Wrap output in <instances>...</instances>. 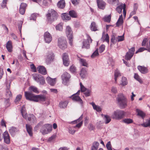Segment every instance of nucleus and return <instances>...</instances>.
Here are the masks:
<instances>
[{
  "label": "nucleus",
  "mask_w": 150,
  "mask_h": 150,
  "mask_svg": "<svg viewBox=\"0 0 150 150\" xmlns=\"http://www.w3.org/2000/svg\"><path fill=\"white\" fill-rule=\"evenodd\" d=\"M25 96L26 99L34 102H37L39 100L44 101L46 100V97L43 95H35L30 92L25 91Z\"/></svg>",
  "instance_id": "nucleus-1"
},
{
  "label": "nucleus",
  "mask_w": 150,
  "mask_h": 150,
  "mask_svg": "<svg viewBox=\"0 0 150 150\" xmlns=\"http://www.w3.org/2000/svg\"><path fill=\"white\" fill-rule=\"evenodd\" d=\"M46 16L48 22L51 23L57 19L58 15L55 11L51 9L48 10V13L46 15Z\"/></svg>",
  "instance_id": "nucleus-2"
},
{
  "label": "nucleus",
  "mask_w": 150,
  "mask_h": 150,
  "mask_svg": "<svg viewBox=\"0 0 150 150\" xmlns=\"http://www.w3.org/2000/svg\"><path fill=\"white\" fill-rule=\"evenodd\" d=\"M117 99L118 104L121 109H124L127 106L128 100L122 94H119Z\"/></svg>",
  "instance_id": "nucleus-3"
},
{
  "label": "nucleus",
  "mask_w": 150,
  "mask_h": 150,
  "mask_svg": "<svg viewBox=\"0 0 150 150\" xmlns=\"http://www.w3.org/2000/svg\"><path fill=\"white\" fill-rule=\"evenodd\" d=\"M125 115V112L124 111L117 110L114 112L112 115V117L113 119L119 120L123 118Z\"/></svg>",
  "instance_id": "nucleus-4"
},
{
  "label": "nucleus",
  "mask_w": 150,
  "mask_h": 150,
  "mask_svg": "<svg viewBox=\"0 0 150 150\" xmlns=\"http://www.w3.org/2000/svg\"><path fill=\"white\" fill-rule=\"evenodd\" d=\"M67 42L65 38L63 37L58 39V45L62 50H64L67 48Z\"/></svg>",
  "instance_id": "nucleus-5"
},
{
  "label": "nucleus",
  "mask_w": 150,
  "mask_h": 150,
  "mask_svg": "<svg viewBox=\"0 0 150 150\" xmlns=\"http://www.w3.org/2000/svg\"><path fill=\"white\" fill-rule=\"evenodd\" d=\"M52 129V126L49 124H46L42 126L40 129V132L42 134H45L50 132Z\"/></svg>",
  "instance_id": "nucleus-6"
},
{
  "label": "nucleus",
  "mask_w": 150,
  "mask_h": 150,
  "mask_svg": "<svg viewBox=\"0 0 150 150\" xmlns=\"http://www.w3.org/2000/svg\"><path fill=\"white\" fill-rule=\"evenodd\" d=\"M66 33L69 40V43L72 46L73 45V32L71 28L69 26L67 27Z\"/></svg>",
  "instance_id": "nucleus-7"
},
{
  "label": "nucleus",
  "mask_w": 150,
  "mask_h": 150,
  "mask_svg": "<svg viewBox=\"0 0 150 150\" xmlns=\"http://www.w3.org/2000/svg\"><path fill=\"white\" fill-rule=\"evenodd\" d=\"M80 90H79L76 93L73 94L70 98L73 100L79 102L82 105L83 103V101L80 97L79 96L80 93Z\"/></svg>",
  "instance_id": "nucleus-8"
},
{
  "label": "nucleus",
  "mask_w": 150,
  "mask_h": 150,
  "mask_svg": "<svg viewBox=\"0 0 150 150\" xmlns=\"http://www.w3.org/2000/svg\"><path fill=\"white\" fill-rule=\"evenodd\" d=\"M70 77V74L67 72H65L63 74L62 76V78L63 81L62 83L64 85H67Z\"/></svg>",
  "instance_id": "nucleus-9"
},
{
  "label": "nucleus",
  "mask_w": 150,
  "mask_h": 150,
  "mask_svg": "<svg viewBox=\"0 0 150 150\" xmlns=\"http://www.w3.org/2000/svg\"><path fill=\"white\" fill-rule=\"evenodd\" d=\"M54 58V56L53 52L52 51H48L47 54L46 63L47 64H50L53 61Z\"/></svg>",
  "instance_id": "nucleus-10"
},
{
  "label": "nucleus",
  "mask_w": 150,
  "mask_h": 150,
  "mask_svg": "<svg viewBox=\"0 0 150 150\" xmlns=\"http://www.w3.org/2000/svg\"><path fill=\"white\" fill-rule=\"evenodd\" d=\"M92 39L91 37L88 36L87 38V39L84 40L83 42V46L82 48H85L87 49H88L90 48L89 43H91L92 42Z\"/></svg>",
  "instance_id": "nucleus-11"
},
{
  "label": "nucleus",
  "mask_w": 150,
  "mask_h": 150,
  "mask_svg": "<svg viewBox=\"0 0 150 150\" xmlns=\"http://www.w3.org/2000/svg\"><path fill=\"white\" fill-rule=\"evenodd\" d=\"M44 38L45 42L48 43H50L52 40V37L51 35L47 32L45 33Z\"/></svg>",
  "instance_id": "nucleus-12"
},
{
  "label": "nucleus",
  "mask_w": 150,
  "mask_h": 150,
  "mask_svg": "<svg viewBox=\"0 0 150 150\" xmlns=\"http://www.w3.org/2000/svg\"><path fill=\"white\" fill-rule=\"evenodd\" d=\"M2 135L4 142L7 144H9L10 142V140L8 132L6 131Z\"/></svg>",
  "instance_id": "nucleus-13"
},
{
  "label": "nucleus",
  "mask_w": 150,
  "mask_h": 150,
  "mask_svg": "<svg viewBox=\"0 0 150 150\" xmlns=\"http://www.w3.org/2000/svg\"><path fill=\"white\" fill-rule=\"evenodd\" d=\"M137 69L142 74H146L149 72L148 69L144 66H138L137 67Z\"/></svg>",
  "instance_id": "nucleus-14"
},
{
  "label": "nucleus",
  "mask_w": 150,
  "mask_h": 150,
  "mask_svg": "<svg viewBox=\"0 0 150 150\" xmlns=\"http://www.w3.org/2000/svg\"><path fill=\"white\" fill-rule=\"evenodd\" d=\"M34 80L38 82H39L41 85H43L45 83L44 78L42 76H35L34 78Z\"/></svg>",
  "instance_id": "nucleus-15"
},
{
  "label": "nucleus",
  "mask_w": 150,
  "mask_h": 150,
  "mask_svg": "<svg viewBox=\"0 0 150 150\" xmlns=\"http://www.w3.org/2000/svg\"><path fill=\"white\" fill-rule=\"evenodd\" d=\"M97 2L98 8L104 9L105 6V3L102 0H97Z\"/></svg>",
  "instance_id": "nucleus-16"
},
{
  "label": "nucleus",
  "mask_w": 150,
  "mask_h": 150,
  "mask_svg": "<svg viewBox=\"0 0 150 150\" xmlns=\"http://www.w3.org/2000/svg\"><path fill=\"white\" fill-rule=\"evenodd\" d=\"M27 6L26 4L22 3L19 9V12L20 14L23 15L25 13V8Z\"/></svg>",
  "instance_id": "nucleus-17"
},
{
  "label": "nucleus",
  "mask_w": 150,
  "mask_h": 150,
  "mask_svg": "<svg viewBox=\"0 0 150 150\" xmlns=\"http://www.w3.org/2000/svg\"><path fill=\"white\" fill-rule=\"evenodd\" d=\"M6 48L9 52H11L12 51V42L11 40L8 41L6 43Z\"/></svg>",
  "instance_id": "nucleus-18"
},
{
  "label": "nucleus",
  "mask_w": 150,
  "mask_h": 150,
  "mask_svg": "<svg viewBox=\"0 0 150 150\" xmlns=\"http://www.w3.org/2000/svg\"><path fill=\"white\" fill-rule=\"evenodd\" d=\"M25 127L29 135L32 136L33 135L32 132V126L28 124H26Z\"/></svg>",
  "instance_id": "nucleus-19"
},
{
  "label": "nucleus",
  "mask_w": 150,
  "mask_h": 150,
  "mask_svg": "<svg viewBox=\"0 0 150 150\" xmlns=\"http://www.w3.org/2000/svg\"><path fill=\"white\" fill-rule=\"evenodd\" d=\"M38 72L43 75L46 74L47 73L45 67L42 66H39L38 67Z\"/></svg>",
  "instance_id": "nucleus-20"
},
{
  "label": "nucleus",
  "mask_w": 150,
  "mask_h": 150,
  "mask_svg": "<svg viewBox=\"0 0 150 150\" xmlns=\"http://www.w3.org/2000/svg\"><path fill=\"white\" fill-rule=\"evenodd\" d=\"M101 115L103 116V119L105 121V124H108L111 121V118L109 116L107 115H103L102 114Z\"/></svg>",
  "instance_id": "nucleus-21"
},
{
  "label": "nucleus",
  "mask_w": 150,
  "mask_h": 150,
  "mask_svg": "<svg viewBox=\"0 0 150 150\" xmlns=\"http://www.w3.org/2000/svg\"><path fill=\"white\" fill-rule=\"evenodd\" d=\"M65 3L64 0H60L57 4V6L60 8H63L65 6Z\"/></svg>",
  "instance_id": "nucleus-22"
},
{
  "label": "nucleus",
  "mask_w": 150,
  "mask_h": 150,
  "mask_svg": "<svg viewBox=\"0 0 150 150\" xmlns=\"http://www.w3.org/2000/svg\"><path fill=\"white\" fill-rule=\"evenodd\" d=\"M123 19L122 16L121 14L119 18L116 23V25L117 27H119L123 23Z\"/></svg>",
  "instance_id": "nucleus-23"
},
{
  "label": "nucleus",
  "mask_w": 150,
  "mask_h": 150,
  "mask_svg": "<svg viewBox=\"0 0 150 150\" xmlns=\"http://www.w3.org/2000/svg\"><path fill=\"white\" fill-rule=\"evenodd\" d=\"M136 112L137 113V115L140 116L143 119H144L145 116V114L142 110L137 109H136Z\"/></svg>",
  "instance_id": "nucleus-24"
},
{
  "label": "nucleus",
  "mask_w": 150,
  "mask_h": 150,
  "mask_svg": "<svg viewBox=\"0 0 150 150\" xmlns=\"http://www.w3.org/2000/svg\"><path fill=\"white\" fill-rule=\"evenodd\" d=\"M62 17L63 20H69L71 19V16L69 14L66 13H62Z\"/></svg>",
  "instance_id": "nucleus-25"
},
{
  "label": "nucleus",
  "mask_w": 150,
  "mask_h": 150,
  "mask_svg": "<svg viewBox=\"0 0 150 150\" xmlns=\"http://www.w3.org/2000/svg\"><path fill=\"white\" fill-rule=\"evenodd\" d=\"M90 28L91 30L92 31H95L98 30L97 26L94 22L91 23L90 25Z\"/></svg>",
  "instance_id": "nucleus-26"
},
{
  "label": "nucleus",
  "mask_w": 150,
  "mask_h": 150,
  "mask_svg": "<svg viewBox=\"0 0 150 150\" xmlns=\"http://www.w3.org/2000/svg\"><path fill=\"white\" fill-rule=\"evenodd\" d=\"M99 145V143L97 142H94L91 147V150H97Z\"/></svg>",
  "instance_id": "nucleus-27"
},
{
  "label": "nucleus",
  "mask_w": 150,
  "mask_h": 150,
  "mask_svg": "<svg viewBox=\"0 0 150 150\" xmlns=\"http://www.w3.org/2000/svg\"><path fill=\"white\" fill-rule=\"evenodd\" d=\"M47 82L51 86H53L55 83L54 79H52L50 77H48L46 79Z\"/></svg>",
  "instance_id": "nucleus-28"
},
{
  "label": "nucleus",
  "mask_w": 150,
  "mask_h": 150,
  "mask_svg": "<svg viewBox=\"0 0 150 150\" xmlns=\"http://www.w3.org/2000/svg\"><path fill=\"white\" fill-rule=\"evenodd\" d=\"M133 53H131L130 52H127L126 53L125 56V59L127 60H130L133 56Z\"/></svg>",
  "instance_id": "nucleus-29"
},
{
  "label": "nucleus",
  "mask_w": 150,
  "mask_h": 150,
  "mask_svg": "<svg viewBox=\"0 0 150 150\" xmlns=\"http://www.w3.org/2000/svg\"><path fill=\"white\" fill-rule=\"evenodd\" d=\"M121 74L119 71L117 69H116L114 72V76H115V83H117V79L118 77L120 76Z\"/></svg>",
  "instance_id": "nucleus-30"
},
{
  "label": "nucleus",
  "mask_w": 150,
  "mask_h": 150,
  "mask_svg": "<svg viewBox=\"0 0 150 150\" xmlns=\"http://www.w3.org/2000/svg\"><path fill=\"white\" fill-rule=\"evenodd\" d=\"M127 78L125 77H122L121 80L120 85H122V86H124L127 85Z\"/></svg>",
  "instance_id": "nucleus-31"
},
{
  "label": "nucleus",
  "mask_w": 150,
  "mask_h": 150,
  "mask_svg": "<svg viewBox=\"0 0 150 150\" xmlns=\"http://www.w3.org/2000/svg\"><path fill=\"white\" fill-rule=\"evenodd\" d=\"M68 103V102L66 101L61 102L59 103V107L61 108H65L67 107Z\"/></svg>",
  "instance_id": "nucleus-32"
},
{
  "label": "nucleus",
  "mask_w": 150,
  "mask_h": 150,
  "mask_svg": "<svg viewBox=\"0 0 150 150\" xmlns=\"http://www.w3.org/2000/svg\"><path fill=\"white\" fill-rule=\"evenodd\" d=\"M29 89L30 91H32L35 93H39L38 88L34 86H30L29 87Z\"/></svg>",
  "instance_id": "nucleus-33"
},
{
  "label": "nucleus",
  "mask_w": 150,
  "mask_h": 150,
  "mask_svg": "<svg viewBox=\"0 0 150 150\" xmlns=\"http://www.w3.org/2000/svg\"><path fill=\"white\" fill-rule=\"evenodd\" d=\"M79 61L80 63L83 66L87 67L88 64L86 62V60L84 59L80 58L79 59Z\"/></svg>",
  "instance_id": "nucleus-34"
},
{
  "label": "nucleus",
  "mask_w": 150,
  "mask_h": 150,
  "mask_svg": "<svg viewBox=\"0 0 150 150\" xmlns=\"http://www.w3.org/2000/svg\"><path fill=\"white\" fill-rule=\"evenodd\" d=\"M69 14L71 17L72 18H76L77 16V13L74 10H71L69 11Z\"/></svg>",
  "instance_id": "nucleus-35"
},
{
  "label": "nucleus",
  "mask_w": 150,
  "mask_h": 150,
  "mask_svg": "<svg viewBox=\"0 0 150 150\" xmlns=\"http://www.w3.org/2000/svg\"><path fill=\"white\" fill-rule=\"evenodd\" d=\"M122 122L127 124H129L132 123L133 120L130 118H125L122 120Z\"/></svg>",
  "instance_id": "nucleus-36"
},
{
  "label": "nucleus",
  "mask_w": 150,
  "mask_h": 150,
  "mask_svg": "<svg viewBox=\"0 0 150 150\" xmlns=\"http://www.w3.org/2000/svg\"><path fill=\"white\" fill-rule=\"evenodd\" d=\"M123 6L124 4H122L116 8V10L119 13H121L122 9H123V8H124Z\"/></svg>",
  "instance_id": "nucleus-37"
},
{
  "label": "nucleus",
  "mask_w": 150,
  "mask_h": 150,
  "mask_svg": "<svg viewBox=\"0 0 150 150\" xmlns=\"http://www.w3.org/2000/svg\"><path fill=\"white\" fill-rule=\"evenodd\" d=\"M86 73V71L84 68H82L81 71L80 75L82 78H84L85 76V74Z\"/></svg>",
  "instance_id": "nucleus-38"
},
{
  "label": "nucleus",
  "mask_w": 150,
  "mask_h": 150,
  "mask_svg": "<svg viewBox=\"0 0 150 150\" xmlns=\"http://www.w3.org/2000/svg\"><path fill=\"white\" fill-rule=\"evenodd\" d=\"M35 119V117L34 115L33 114H29L28 116V119L27 120L29 121H31L32 120V119H33V120L34 121Z\"/></svg>",
  "instance_id": "nucleus-39"
},
{
  "label": "nucleus",
  "mask_w": 150,
  "mask_h": 150,
  "mask_svg": "<svg viewBox=\"0 0 150 150\" xmlns=\"http://www.w3.org/2000/svg\"><path fill=\"white\" fill-rule=\"evenodd\" d=\"M134 78L138 81L140 83H142V81L141 79L140 78L139 76L138 75V74L135 73L134 76Z\"/></svg>",
  "instance_id": "nucleus-40"
},
{
  "label": "nucleus",
  "mask_w": 150,
  "mask_h": 150,
  "mask_svg": "<svg viewBox=\"0 0 150 150\" xmlns=\"http://www.w3.org/2000/svg\"><path fill=\"white\" fill-rule=\"evenodd\" d=\"M69 70L71 72L73 73H75L76 72V67L73 65H72L70 67Z\"/></svg>",
  "instance_id": "nucleus-41"
},
{
  "label": "nucleus",
  "mask_w": 150,
  "mask_h": 150,
  "mask_svg": "<svg viewBox=\"0 0 150 150\" xmlns=\"http://www.w3.org/2000/svg\"><path fill=\"white\" fill-rule=\"evenodd\" d=\"M91 92V91L90 90L87 89L84 92V94L86 97H88L90 96Z\"/></svg>",
  "instance_id": "nucleus-42"
},
{
  "label": "nucleus",
  "mask_w": 150,
  "mask_h": 150,
  "mask_svg": "<svg viewBox=\"0 0 150 150\" xmlns=\"http://www.w3.org/2000/svg\"><path fill=\"white\" fill-rule=\"evenodd\" d=\"M17 131V129L15 127H12L9 129V132L11 134H13Z\"/></svg>",
  "instance_id": "nucleus-43"
},
{
  "label": "nucleus",
  "mask_w": 150,
  "mask_h": 150,
  "mask_svg": "<svg viewBox=\"0 0 150 150\" xmlns=\"http://www.w3.org/2000/svg\"><path fill=\"white\" fill-rule=\"evenodd\" d=\"M80 86L81 91L82 92H83L86 91L87 88H86L82 84V83L81 82L80 83Z\"/></svg>",
  "instance_id": "nucleus-44"
},
{
  "label": "nucleus",
  "mask_w": 150,
  "mask_h": 150,
  "mask_svg": "<svg viewBox=\"0 0 150 150\" xmlns=\"http://www.w3.org/2000/svg\"><path fill=\"white\" fill-rule=\"evenodd\" d=\"M4 103L5 104V106L6 107H8L10 105V103L9 102L10 99L9 98H5Z\"/></svg>",
  "instance_id": "nucleus-45"
},
{
  "label": "nucleus",
  "mask_w": 150,
  "mask_h": 150,
  "mask_svg": "<svg viewBox=\"0 0 150 150\" xmlns=\"http://www.w3.org/2000/svg\"><path fill=\"white\" fill-rule=\"evenodd\" d=\"M147 50L149 52H150V48L149 47H147L146 48L144 47H141L139 49V51L140 52H142L144 50Z\"/></svg>",
  "instance_id": "nucleus-46"
},
{
  "label": "nucleus",
  "mask_w": 150,
  "mask_h": 150,
  "mask_svg": "<svg viewBox=\"0 0 150 150\" xmlns=\"http://www.w3.org/2000/svg\"><path fill=\"white\" fill-rule=\"evenodd\" d=\"M69 59L68 54L66 53L63 54L62 56L63 61L65 60H68Z\"/></svg>",
  "instance_id": "nucleus-47"
},
{
  "label": "nucleus",
  "mask_w": 150,
  "mask_h": 150,
  "mask_svg": "<svg viewBox=\"0 0 150 150\" xmlns=\"http://www.w3.org/2000/svg\"><path fill=\"white\" fill-rule=\"evenodd\" d=\"M99 55L98 49L96 50L95 52L93 53L91 57L92 58H94Z\"/></svg>",
  "instance_id": "nucleus-48"
},
{
  "label": "nucleus",
  "mask_w": 150,
  "mask_h": 150,
  "mask_svg": "<svg viewBox=\"0 0 150 150\" xmlns=\"http://www.w3.org/2000/svg\"><path fill=\"white\" fill-rule=\"evenodd\" d=\"M140 125L146 127L148 126H150V120H148L147 123H144L140 124Z\"/></svg>",
  "instance_id": "nucleus-49"
},
{
  "label": "nucleus",
  "mask_w": 150,
  "mask_h": 150,
  "mask_svg": "<svg viewBox=\"0 0 150 150\" xmlns=\"http://www.w3.org/2000/svg\"><path fill=\"white\" fill-rule=\"evenodd\" d=\"M117 41L118 42H119L123 41L124 39V35L122 36H118L117 37Z\"/></svg>",
  "instance_id": "nucleus-50"
},
{
  "label": "nucleus",
  "mask_w": 150,
  "mask_h": 150,
  "mask_svg": "<svg viewBox=\"0 0 150 150\" xmlns=\"http://www.w3.org/2000/svg\"><path fill=\"white\" fill-rule=\"evenodd\" d=\"M111 18V15H109L108 16H105L104 18V20L105 21L109 22L110 21Z\"/></svg>",
  "instance_id": "nucleus-51"
},
{
  "label": "nucleus",
  "mask_w": 150,
  "mask_h": 150,
  "mask_svg": "<svg viewBox=\"0 0 150 150\" xmlns=\"http://www.w3.org/2000/svg\"><path fill=\"white\" fill-rule=\"evenodd\" d=\"M83 118V115H82L77 120L71 122V123L72 124L76 123L78 122H79Z\"/></svg>",
  "instance_id": "nucleus-52"
},
{
  "label": "nucleus",
  "mask_w": 150,
  "mask_h": 150,
  "mask_svg": "<svg viewBox=\"0 0 150 150\" xmlns=\"http://www.w3.org/2000/svg\"><path fill=\"white\" fill-rule=\"evenodd\" d=\"M106 147L108 150H112L110 142H108L106 145Z\"/></svg>",
  "instance_id": "nucleus-53"
},
{
  "label": "nucleus",
  "mask_w": 150,
  "mask_h": 150,
  "mask_svg": "<svg viewBox=\"0 0 150 150\" xmlns=\"http://www.w3.org/2000/svg\"><path fill=\"white\" fill-rule=\"evenodd\" d=\"M63 64L66 67L68 66L69 64V60H65L63 61Z\"/></svg>",
  "instance_id": "nucleus-54"
},
{
  "label": "nucleus",
  "mask_w": 150,
  "mask_h": 150,
  "mask_svg": "<svg viewBox=\"0 0 150 150\" xmlns=\"http://www.w3.org/2000/svg\"><path fill=\"white\" fill-rule=\"evenodd\" d=\"M105 49V46L104 45H102L99 49V51L100 53H102L104 50Z\"/></svg>",
  "instance_id": "nucleus-55"
},
{
  "label": "nucleus",
  "mask_w": 150,
  "mask_h": 150,
  "mask_svg": "<svg viewBox=\"0 0 150 150\" xmlns=\"http://www.w3.org/2000/svg\"><path fill=\"white\" fill-rule=\"evenodd\" d=\"M56 28L57 30H61L62 29V26L61 24H59L56 26Z\"/></svg>",
  "instance_id": "nucleus-56"
},
{
  "label": "nucleus",
  "mask_w": 150,
  "mask_h": 150,
  "mask_svg": "<svg viewBox=\"0 0 150 150\" xmlns=\"http://www.w3.org/2000/svg\"><path fill=\"white\" fill-rule=\"evenodd\" d=\"M75 130L74 129V127H70L69 128V133L72 134L75 133Z\"/></svg>",
  "instance_id": "nucleus-57"
},
{
  "label": "nucleus",
  "mask_w": 150,
  "mask_h": 150,
  "mask_svg": "<svg viewBox=\"0 0 150 150\" xmlns=\"http://www.w3.org/2000/svg\"><path fill=\"white\" fill-rule=\"evenodd\" d=\"M21 97H22V96L21 95H18L16 99H15V103H16V102H17L18 101H19L21 99Z\"/></svg>",
  "instance_id": "nucleus-58"
},
{
  "label": "nucleus",
  "mask_w": 150,
  "mask_h": 150,
  "mask_svg": "<svg viewBox=\"0 0 150 150\" xmlns=\"http://www.w3.org/2000/svg\"><path fill=\"white\" fill-rule=\"evenodd\" d=\"M148 39L147 38H144L142 42V46H145L146 44V42H148Z\"/></svg>",
  "instance_id": "nucleus-59"
},
{
  "label": "nucleus",
  "mask_w": 150,
  "mask_h": 150,
  "mask_svg": "<svg viewBox=\"0 0 150 150\" xmlns=\"http://www.w3.org/2000/svg\"><path fill=\"white\" fill-rule=\"evenodd\" d=\"M36 18V15L35 14H32L30 17V20H35Z\"/></svg>",
  "instance_id": "nucleus-60"
},
{
  "label": "nucleus",
  "mask_w": 150,
  "mask_h": 150,
  "mask_svg": "<svg viewBox=\"0 0 150 150\" xmlns=\"http://www.w3.org/2000/svg\"><path fill=\"white\" fill-rule=\"evenodd\" d=\"M6 95L7 97H11L12 96V94L10 90H6Z\"/></svg>",
  "instance_id": "nucleus-61"
},
{
  "label": "nucleus",
  "mask_w": 150,
  "mask_h": 150,
  "mask_svg": "<svg viewBox=\"0 0 150 150\" xmlns=\"http://www.w3.org/2000/svg\"><path fill=\"white\" fill-rule=\"evenodd\" d=\"M111 42L113 44H115L116 42V40H115V37L113 36H112V38L111 39Z\"/></svg>",
  "instance_id": "nucleus-62"
},
{
  "label": "nucleus",
  "mask_w": 150,
  "mask_h": 150,
  "mask_svg": "<svg viewBox=\"0 0 150 150\" xmlns=\"http://www.w3.org/2000/svg\"><path fill=\"white\" fill-rule=\"evenodd\" d=\"M73 4L76 5L78 4L80 0H71Z\"/></svg>",
  "instance_id": "nucleus-63"
},
{
  "label": "nucleus",
  "mask_w": 150,
  "mask_h": 150,
  "mask_svg": "<svg viewBox=\"0 0 150 150\" xmlns=\"http://www.w3.org/2000/svg\"><path fill=\"white\" fill-rule=\"evenodd\" d=\"M7 1V0H3L1 4V6L3 8H4L6 7Z\"/></svg>",
  "instance_id": "nucleus-64"
}]
</instances>
